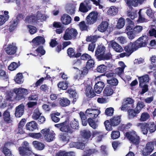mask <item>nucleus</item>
I'll use <instances>...</instances> for the list:
<instances>
[{"instance_id":"nucleus-1","label":"nucleus","mask_w":156,"mask_h":156,"mask_svg":"<svg viewBox=\"0 0 156 156\" xmlns=\"http://www.w3.org/2000/svg\"><path fill=\"white\" fill-rule=\"evenodd\" d=\"M105 51V47L103 46H99L95 51V55L100 60L108 59L111 57L110 54L104 55Z\"/></svg>"},{"instance_id":"nucleus-2","label":"nucleus","mask_w":156,"mask_h":156,"mask_svg":"<svg viewBox=\"0 0 156 156\" xmlns=\"http://www.w3.org/2000/svg\"><path fill=\"white\" fill-rule=\"evenodd\" d=\"M125 136L133 144H138L140 142L139 136L137 135L136 132L132 130L127 132L125 133Z\"/></svg>"},{"instance_id":"nucleus-3","label":"nucleus","mask_w":156,"mask_h":156,"mask_svg":"<svg viewBox=\"0 0 156 156\" xmlns=\"http://www.w3.org/2000/svg\"><path fill=\"white\" fill-rule=\"evenodd\" d=\"M77 34L76 30L73 28H68L65 31L63 38L66 40H70L75 38Z\"/></svg>"},{"instance_id":"nucleus-4","label":"nucleus","mask_w":156,"mask_h":156,"mask_svg":"<svg viewBox=\"0 0 156 156\" xmlns=\"http://www.w3.org/2000/svg\"><path fill=\"white\" fill-rule=\"evenodd\" d=\"M41 133L43 134L45 139L48 142H51L53 140L55 136V134L54 132L50 131L48 128H45L41 131Z\"/></svg>"},{"instance_id":"nucleus-5","label":"nucleus","mask_w":156,"mask_h":156,"mask_svg":"<svg viewBox=\"0 0 156 156\" xmlns=\"http://www.w3.org/2000/svg\"><path fill=\"white\" fill-rule=\"evenodd\" d=\"M100 113V110L92 107V108L87 109L85 112V114L86 116L92 119H95L98 117Z\"/></svg>"},{"instance_id":"nucleus-6","label":"nucleus","mask_w":156,"mask_h":156,"mask_svg":"<svg viewBox=\"0 0 156 156\" xmlns=\"http://www.w3.org/2000/svg\"><path fill=\"white\" fill-rule=\"evenodd\" d=\"M134 100L130 98H126L124 99L122 105L120 107L122 111L127 110L129 108H133V104Z\"/></svg>"},{"instance_id":"nucleus-7","label":"nucleus","mask_w":156,"mask_h":156,"mask_svg":"<svg viewBox=\"0 0 156 156\" xmlns=\"http://www.w3.org/2000/svg\"><path fill=\"white\" fill-rule=\"evenodd\" d=\"M148 40V37L147 36L143 35L139 38L135 42L138 49L146 46Z\"/></svg>"},{"instance_id":"nucleus-8","label":"nucleus","mask_w":156,"mask_h":156,"mask_svg":"<svg viewBox=\"0 0 156 156\" xmlns=\"http://www.w3.org/2000/svg\"><path fill=\"white\" fill-rule=\"evenodd\" d=\"M17 49V47L15 43H12L7 45L5 48L6 53L9 55H12L15 54Z\"/></svg>"},{"instance_id":"nucleus-9","label":"nucleus","mask_w":156,"mask_h":156,"mask_svg":"<svg viewBox=\"0 0 156 156\" xmlns=\"http://www.w3.org/2000/svg\"><path fill=\"white\" fill-rule=\"evenodd\" d=\"M31 150V148L29 146L28 143L27 141L24 142L23 144L22 147L19 148L20 154L23 156L27 155L28 152L30 151Z\"/></svg>"},{"instance_id":"nucleus-10","label":"nucleus","mask_w":156,"mask_h":156,"mask_svg":"<svg viewBox=\"0 0 156 156\" xmlns=\"http://www.w3.org/2000/svg\"><path fill=\"white\" fill-rule=\"evenodd\" d=\"M153 144L152 142L147 143L146 146L142 150V154L144 156H147L149 155L154 149Z\"/></svg>"},{"instance_id":"nucleus-11","label":"nucleus","mask_w":156,"mask_h":156,"mask_svg":"<svg viewBox=\"0 0 156 156\" xmlns=\"http://www.w3.org/2000/svg\"><path fill=\"white\" fill-rule=\"evenodd\" d=\"M99 76H98L95 79V82L98 79H99ZM105 87L104 83L102 81H98L96 82V84L94 87V89L95 93L97 94L100 93L102 91L104 87Z\"/></svg>"},{"instance_id":"nucleus-12","label":"nucleus","mask_w":156,"mask_h":156,"mask_svg":"<svg viewBox=\"0 0 156 156\" xmlns=\"http://www.w3.org/2000/svg\"><path fill=\"white\" fill-rule=\"evenodd\" d=\"M98 13L96 12H91L87 16L86 20L87 24H93L97 20Z\"/></svg>"},{"instance_id":"nucleus-13","label":"nucleus","mask_w":156,"mask_h":156,"mask_svg":"<svg viewBox=\"0 0 156 156\" xmlns=\"http://www.w3.org/2000/svg\"><path fill=\"white\" fill-rule=\"evenodd\" d=\"M138 49L135 42L130 43L125 46L124 48L125 51L130 55L134 51Z\"/></svg>"},{"instance_id":"nucleus-14","label":"nucleus","mask_w":156,"mask_h":156,"mask_svg":"<svg viewBox=\"0 0 156 156\" xmlns=\"http://www.w3.org/2000/svg\"><path fill=\"white\" fill-rule=\"evenodd\" d=\"M108 45L109 48H112L117 52H120L123 51V49L122 47L114 40L109 42Z\"/></svg>"},{"instance_id":"nucleus-15","label":"nucleus","mask_w":156,"mask_h":156,"mask_svg":"<svg viewBox=\"0 0 156 156\" xmlns=\"http://www.w3.org/2000/svg\"><path fill=\"white\" fill-rule=\"evenodd\" d=\"M127 5L131 9L132 6L134 7L137 6L139 4H142L146 0H124Z\"/></svg>"},{"instance_id":"nucleus-16","label":"nucleus","mask_w":156,"mask_h":156,"mask_svg":"<svg viewBox=\"0 0 156 156\" xmlns=\"http://www.w3.org/2000/svg\"><path fill=\"white\" fill-rule=\"evenodd\" d=\"M45 40L44 37L41 36H37L34 38L32 41L34 48H35L41 44H44Z\"/></svg>"},{"instance_id":"nucleus-17","label":"nucleus","mask_w":156,"mask_h":156,"mask_svg":"<svg viewBox=\"0 0 156 156\" xmlns=\"http://www.w3.org/2000/svg\"><path fill=\"white\" fill-rule=\"evenodd\" d=\"M24 109V106L21 104L16 108L15 115L17 118L20 117L23 115Z\"/></svg>"},{"instance_id":"nucleus-18","label":"nucleus","mask_w":156,"mask_h":156,"mask_svg":"<svg viewBox=\"0 0 156 156\" xmlns=\"http://www.w3.org/2000/svg\"><path fill=\"white\" fill-rule=\"evenodd\" d=\"M91 8V6L87 3H86V4H84V3L82 2L80 4L79 10L82 12L85 13L90 10Z\"/></svg>"},{"instance_id":"nucleus-19","label":"nucleus","mask_w":156,"mask_h":156,"mask_svg":"<svg viewBox=\"0 0 156 156\" xmlns=\"http://www.w3.org/2000/svg\"><path fill=\"white\" fill-rule=\"evenodd\" d=\"M9 13L8 11H5L4 14L0 15V26L4 24L9 19Z\"/></svg>"},{"instance_id":"nucleus-20","label":"nucleus","mask_w":156,"mask_h":156,"mask_svg":"<svg viewBox=\"0 0 156 156\" xmlns=\"http://www.w3.org/2000/svg\"><path fill=\"white\" fill-rule=\"evenodd\" d=\"M136 125L137 126L140 127L141 128L144 134H146L147 133L148 127L147 123L145 122L138 123Z\"/></svg>"},{"instance_id":"nucleus-21","label":"nucleus","mask_w":156,"mask_h":156,"mask_svg":"<svg viewBox=\"0 0 156 156\" xmlns=\"http://www.w3.org/2000/svg\"><path fill=\"white\" fill-rule=\"evenodd\" d=\"M118 12V7L112 6L110 7L107 12V14L110 16H114L117 15Z\"/></svg>"},{"instance_id":"nucleus-22","label":"nucleus","mask_w":156,"mask_h":156,"mask_svg":"<svg viewBox=\"0 0 156 156\" xmlns=\"http://www.w3.org/2000/svg\"><path fill=\"white\" fill-rule=\"evenodd\" d=\"M139 81L140 86H143V84H146L149 82V78L148 75L146 74L141 76L138 77Z\"/></svg>"},{"instance_id":"nucleus-23","label":"nucleus","mask_w":156,"mask_h":156,"mask_svg":"<svg viewBox=\"0 0 156 156\" xmlns=\"http://www.w3.org/2000/svg\"><path fill=\"white\" fill-rule=\"evenodd\" d=\"M9 145H10L9 143H6L4 146L1 148V150L2 151L4 154L5 156H12L10 151L7 148Z\"/></svg>"},{"instance_id":"nucleus-24","label":"nucleus","mask_w":156,"mask_h":156,"mask_svg":"<svg viewBox=\"0 0 156 156\" xmlns=\"http://www.w3.org/2000/svg\"><path fill=\"white\" fill-rule=\"evenodd\" d=\"M69 146L70 147H75L78 149H82L85 147V144L82 142H72L69 144Z\"/></svg>"},{"instance_id":"nucleus-25","label":"nucleus","mask_w":156,"mask_h":156,"mask_svg":"<svg viewBox=\"0 0 156 156\" xmlns=\"http://www.w3.org/2000/svg\"><path fill=\"white\" fill-rule=\"evenodd\" d=\"M61 20L63 24L68 25L71 23V18L68 14H65L62 16Z\"/></svg>"},{"instance_id":"nucleus-26","label":"nucleus","mask_w":156,"mask_h":156,"mask_svg":"<svg viewBox=\"0 0 156 156\" xmlns=\"http://www.w3.org/2000/svg\"><path fill=\"white\" fill-rule=\"evenodd\" d=\"M26 127L27 130L33 131L37 129V125L34 121H32L27 123L26 125Z\"/></svg>"},{"instance_id":"nucleus-27","label":"nucleus","mask_w":156,"mask_h":156,"mask_svg":"<svg viewBox=\"0 0 156 156\" xmlns=\"http://www.w3.org/2000/svg\"><path fill=\"white\" fill-rule=\"evenodd\" d=\"M126 20L127 23L126 25V30L128 31H130L134 27V23L129 18H127Z\"/></svg>"},{"instance_id":"nucleus-28","label":"nucleus","mask_w":156,"mask_h":156,"mask_svg":"<svg viewBox=\"0 0 156 156\" xmlns=\"http://www.w3.org/2000/svg\"><path fill=\"white\" fill-rule=\"evenodd\" d=\"M120 122V117L117 116H114L110 119V122L113 126H117L118 125Z\"/></svg>"},{"instance_id":"nucleus-29","label":"nucleus","mask_w":156,"mask_h":156,"mask_svg":"<svg viewBox=\"0 0 156 156\" xmlns=\"http://www.w3.org/2000/svg\"><path fill=\"white\" fill-rule=\"evenodd\" d=\"M33 146L36 149L42 150L44 148V145L42 143L37 141H34L32 143Z\"/></svg>"},{"instance_id":"nucleus-30","label":"nucleus","mask_w":156,"mask_h":156,"mask_svg":"<svg viewBox=\"0 0 156 156\" xmlns=\"http://www.w3.org/2000/svg\"><path fill=\"white\" fill-rule=\"evenodd\" d=\"M108 24L107 22H103L98 27V30L102 32L105 31L108 28Z\"/></svg>"},{"instance_id":"nucleus-31","label":"nucleus","mask_w":156,"mask_h":156,"mask_svg":"<svg viewBox=\"0 0 156 156\" xmlns=\"http://www.w3.org/2000/svg\"><path fill=\"white\" fill-rule=\"evenodd\" d=\"M86 94L87 96L89 98L93 97L95 95L92 87L90 86H88L86 88Z\"/></svg>"},{"instance_id":"nucleus-32","label":"nucleus","mask_w":156,"mask_h":156,"mask_svg":"<svg viewBox=\"0 0 156 156\" xmlns=\"http://www.w3.org/2000/svg\"><path fill=\"white\" fill-rule=\"evenodd\" d=\"M25 22L27 23H33L36 22V18L34 15H30L27 16Z\"/></svg>"},{"instance_id":"nucleus-33","label":"nucleus","mask_w":156,"mask_h":156,"mask_svg":"<svg viewBox=\"0 0 156 156\" xmlns=\"http://www.w3.org/2000/svg\"><path fill=\"white\" fill-rule=\"evenodd\" d=\"M63 123L64 124L61 128V131L69 133H72L73 131V130L67 125V122H63Z\"/></svg>"},{"instance_id":"nucleus-34","label":"nucleus","mask_w":156,"mask_h":156,"mask_svg":"<svg viewBox=\"0 0 156 156\" xmlns=\"http://www.w3.org/2000/svg\"><path fill=\"white\" fill-rule=\"evenodd\" d=\"M14 92L16 94V98L17 99L20 100L24 98V96L23 95L22 88L15 89Z\"/></svg>"},{"instance_id":"nucleus-35","label":"nucleus","mask_w":156,"mask_h":156,"mask_svg":"<svg viewBox=\"0 0 156 156\" xmlns=\"http://www.w3.org/2000/svg\"><path fill=\"white\" fill-rule=\"evenodd\" d=\"M35 18H36V21L40 20L41 21H43L45 20L48 16L45 15L43 14L41 12H38L36 15Z\"/></svg>"},{"instance_id":"nucleus-36","label":"nucleus","mask_w":156,"mask_h":156,"mask_svg":"<svg viewBox=\"0 0 156 156\" xmlns=\"http://www.w3.org/2000/svg\"><path fill=\"white\" fill-rule=\"evenodd\" d=\"M59 103L60 105L62 107H66L70 104V101L67 98H63L59 100Z\"/></svg>"},{"instance_id":"nucleus-37","label":"nucleus","mask_w":156,"mask_h":156,"mask_svg":"<svg viewBox=\"0 0 156 156\" xmlns=\"http://www.w3.org/2000/svg\"><path fill=\"white\" fill-rule=\"evenodd\" d=\"M113 93V90L110 86L106 87L103 91L104 95L105 96H110Z\"/></svg>"},{"instance_id":"nucleus-38","label":"nucleus","mask_w":156,"mask_h":156,"mask_svg":"<svg viewBox=\"0 0 156 156\" xmlns=\"http://www.w3.org/2000/svg\"><path fill=\"white\" fill-rule=\"evenodd\" d=\"M18 23V20L17 18L11 22L9 26V30L10 31H13L16 27Z\"/></svg>"},{"instance_id":"nucleus-39","label":"nucleus","mask_w":156,"mask_h":156,"mask_svg":"<svg viewBox=\"0 0 156 156\" xmlns=\"http://www.w3.org/2000/svg\"><path fill=\"white\" fill-rule=\"evenodd\" d=\"M56 156H75V155L73 152L67 153L65 151H60L57 153Z\"/></svg>"},{"instance_id":"nucleus-40","label":"nucleus","mask_w":156,"mask_h":156,"mask_svg":"<svg viewBox=\"0 0 156 156\" xmlns=\"http://www.w3.org/2000/svg\"><path fill=\"white\" fill-rule=\"evenodd\" d=\"M93 135L94 137H96V139L98 141H101L103 137L101 132L96 131L93 132Z\"/></svg>"},{"instance_id":"nucleus-41","label":"nucleus","mask_w":156,"mask_h":156,"mask_svg":"<svg viewBox=\"0 0 156 156\" xmlns=\"http://www.w3.org/2000/svg\"><path fill=\"white\" fill-rule=\"evenodd\" d=\"M68 83L67 81L61 82L58 84L59 88L63 90H66L68 87Z\"/></svg>"},{"instance_id":"nucleus-42","label":"nucleus","mask_w":156,"mask_h":156,"mask_svg":"<svg viewBox=\"0 0 156 156\" xmlns=\"http://www.w3.org/2000/svg\"><path fill=\"white\" fill-rule=\"evenodd\" d=\"M15 80L19 84H20L23 82V75L21 73H18L16 76Z\"/></svg>"},{"instance_id":"nucleus-43","label":"nucleus","mask_w":156,"mask_h":156,"mask_svg":"<svg viewBox=\"0 0 156 156\" xmlns=\"http://www.w3.org/2000/svg\"><path fill=\"white\" fill-rule=\"evenodd\" d=\"M88 122L90 126L93 129H95L98 128V123L97 122H95L92 119L89 118Z\"/></svg>"},{"instance_id":"nucleus-44","label":"nucleus","mask_w":156,"mask_h":156,"mask_svg":"<svg viewBox=\"0 0 156 156\" xmlns=\"http://www.w3.org/2000/svg\"><path fill=\"white\" fill-rule=\"evenodd\" d=\"M125 24V20L122 18H120L117 22L116 27L118 29H121L123 27Z\"/></svg>"},{"instance_id":"nucleus-45","label":"nucleus","mask_w":156,"mask_h":156,"mask_svg":"<svg viewBox=\"0 0 156 156\" xmlns=\"http://www.w3.org/2000/svg\"><path fill=\"white\" fill-rule=\"evenodd\" d=\"M41 114V113L40 112L39 109L37 108L34 111L32 115V118L34 120H37Z\"/></svg>"},{"instance_id":"nucleus-46","label":"nucleus","mask_w":156,"mask_h":156,"mask_svg":"<svg viewBox=\"0 0 156 156\" xmlns=\"http://www.w3.org/2000/svg\"><path fill=\"white\" fill-rule=\"evenodd\" d=\"M145 106L144 104L142 102H138L136 105L135 110L137 113H139L141 111V109Z\"/></svg>"},{"instance_id":"nucleus-47","label":"nucleus","mask_w":156,"mask_h":156,"mask_svg":"<svg viewBox=\"0 0 156 156\" xmlns=\"http://www.w3.org/2000/svg\"><path fill=\"white\" fill-rule=\"evenodd\" d=\"M108 83L112 86H116L118 84V80L116 78H112L107 80Z\"/></svg>"},{"instance_id":"nucleus-48","label":"nucleus","mask_w":156,"mask_h":156,"mask_svg":"<svg viewBox=\"0 0 156 156\" xmlns=\"http://www.w3.org/2000/svg\"><path fill=\"white\" fill-rule=\"evenodd\" d=\"M19 66V64H18L16 63L13 62L11 63L8 66V68L9 70L13 71L15 70Z\"/></svg>"},{"instance_id":"nucleus-49","label":"nucleus","mask_w":156,"mask_h":156,"mask_svg":"<svg viewBox=\"0 0 156 156\" xmlns=\"http://www.w3.org/2000/svg\"><path fill=\"white\" fill-rule=\"evenodd\" d=\"M111 137L113 139L118 138L120 136V133L118 131H113L111 134Z\"/></svg>"},{"instance_id":"nucleus-50","label":"nucleus","mask_w":156,"mask_h":156,"mask_svg":"<svg viewBox=\"0 0 156 156\" xmlns=\"http://www.w3.org/2000/svg\"><path fill=\"white\" fill-rule=\"evenodd\" d=\"M149 35L151 36H154L156 37V28L154 25L151 26V28L149 31Z\"/></svg>"},{"instance_id":"nucleus-51","label":"nucleus","mask_w":156,"mask_h":156,"mask_svg":"<svg viewBox=\"0 0 156 156\" xmlns=\"http://www.w3.org/2000/svg\"><path fill=\"white\" fill-rule=\"evenodd\" d=\"M128 113L129 117V119L133 118L134 117L136 116V114H138L136 112L135 109L134 110L132 109L128 110Z\"/></svg>"},{"instance_id":"nucleus-52","label":"nucleus","mask_w":156,"mask_h":156,"mask_svg":"<svg viewBox=\"0 0 156 156\" xmlns=\"http://www.w3.org/2000/svg\"><path fill=\"white\" fill-rule=\"evenodd\" d=\"M4 118L5 121L8 123L11 122L12 121L10 118V115L9 112L7 111H5L3 114Z\"/></svg>"},{"instance_id":"nucleus-53","label":"nucleus","mask_w":156,"mask_h":156,"mask_svg":"<svg viewBox=\"0 0 156 156\" xmlns=\"http://www.w3.org/2000/svg\"><path fill=\"white\" fill-rule=\"evenodd\" d=\"M149 117V115L148 113L144 112L141 115L140 120L141 121H145L148 119Z\"/></svg>"},{"instance_id":"nucleus-54","label":"nucleus","mask_w":156,"mask_h":156,"mask_svg":"<svg viewBox=\"0 0 156 156\" xmlns=\"http://www.w3.org/2000/svg\"><path fill=\"white\" fill-rule=\"evenodd\" d=\"M128 38L130 40L134 39L137 36V35L133 31H129L126 33Z\"/></svg>"},{"instance_id":"nucleus-55","label":"nucleus","mask_w":156,"mask_h":156,"mask_svg":"<svg viewBox=\"0 0 156 156\" xmlns=\"http://www.w3.org/2000/svg\"><path fill=\"white\" fill-rule=\"evenodd\" d=\"M97 69L98 72L104 73L107 70V67L104 65H101L97 67Z\"/></svg>"},{"instance_id":"nucleus-56","label":"nucleus","mask_w":156,"mask_h":156,"mask_svg":"<svg viewBox=\"0 0 156 156\" xmlns=\"http://www.w3.org/2000/svg\"><path fill=\"white\" fill-rule=\"evenodd\" d=\"M36 51L38 54L39 55H43L45 53V51L42 46H38L36 50Z\"/></svg>"},{"instance_id":"nucleus-57","label":"nucleus","mask_w":156,"mask_h":156,"mask_svg":"<svg viewBox=\"0 0 156 156\" xmlns=\"http://www.w3.org/2000/svg\"><path fill=\"white\" fill-rule=\"evenodd\" d=\"M70 125L73 129H76L78 127V123L76 120L74 119L70 122Z\"/></svg>"},{"instance_id":"nucleus-58","label":"nucleus","mask_w":156,"mask_h":156,"mask_svg":"<svg viewBox=\"0 0 156 156\" xmlns=\"http://www.w3.org/2000/svg\"><path fill=\"white\" fill-rule=\"evenodd\" d=\"M141 10L142 9H140L138 12L139 18L138 20V21L141 23L146 22L147 21V20L144 18L143 15L141 14L140 12Z\"/></svg>"},{"instance_id":"nucleus-59","label":"nucleus","mask_w":156,"mask_h":156,"mask_svg":"<svg viewBox=\"0 0 156 156\" xmlns=\"http://www.w3.org/2000/svg\"><path fill=\"white\" fill-rule=\"evenodd\" d=\"M143 27L140 26H136L134 27L133 29V32L137 35L140 33L143 30Z\"/></svg>"},{"instance_id":"nucleus-60","label":"nucleus","mask_w":156,"mask_h":156,"mask_svg":"<svg viewBox=\"0 0 156 156\" xmlns=\"http://www.w3.org/2000/svg\"><path fill=\"white\" fill-rule=\"evenodd\" d=\"M94 62L91 58L89 59L87 62L86 67L88 69H90L94 66Z\"/></svg>"},{"instance_id":"nucleus-61","label":"nucleus","mask_w":156,"mask_h":156,"mask_svg":"<svg viewBox=\"0 0 156 156\" xmlns=\"http://www.w3.org/2000/svg\"><path fill=\"white\" fill-rule=\"evenodd\" d=\"M128 16L130 17L132 20H133L137 17L136 12V11H133L128 12L127 13Z\"/></svg>"},{"instance_id":"nucleus-62","label":"nucleus","mask_w":156,"mask_h":156,"mask_svg":"<svg viewBox=\"0 0 156 156\" xmlns=\"http://www.w3.org/2000/svg\"><path fill=\"white\" fill-rule=\"evenodd\" d=\"M27 27L28 29L29 32L31 34H35L37 31L36 28L34 26L28 25Z\"/></svg>"},{"instance_id":"nucleus-63","label":"nucleus","mask_w":156,"mask_h":156,"mask_svg":"<svg viewBox=\"0 0 156 156\" xmlns=\"http://www.w3.org/2000/svg\"><path fill=\"white\" fill-rule=\"evenodd\" d=\"M81 134L86 139L89 138L91 136L90 132L88 130H83L82 131Z\"/></svg>"},{"instance_id":"nucleus-64","label":"nucleus","mask_w":156,"mask_h":156,"mask_svg":"<svg viewBox=\"0 0 156 156\" xmlns=\"http://www.w3.org/2000/svg\"><path fill=\"white\" fill-rule=\"evenodd\" d=\"M99 37L97 35L91 36L87 38V41H91L92 43H93L96 42Z\"/></svg>"}]
</instances>
